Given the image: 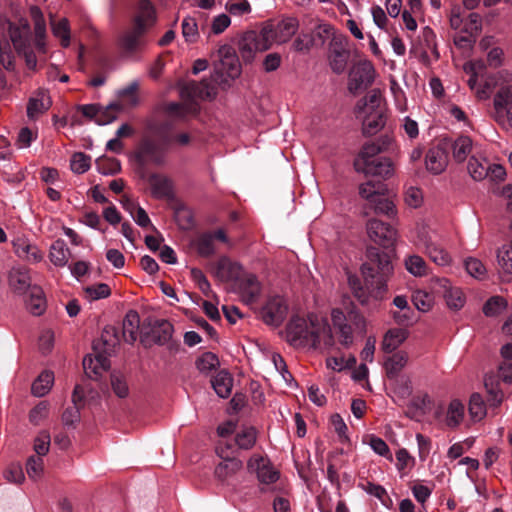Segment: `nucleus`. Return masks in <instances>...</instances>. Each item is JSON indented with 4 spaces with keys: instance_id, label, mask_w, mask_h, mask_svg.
I'll return each instance as SVG.
<instances>
[{
    "instance_id": "13",
    "label": "nucleus",
    "mask_w": 512,
    "mask_h": 512,
    "mask_svg": "<svg viewBox=\"0 0 512 512\" xmlns=\"http://www.w3.org/2000/svg\"><path fill=\"white\" fill-rule=\"evenodd\" d=\"M93 350L96 353L95 357L93 358L90 355L84 357L83 368L89 378L97 379L102 371L109 369L110 361L108 356L112 352H104V348L100 347V343H93Z\"/></svg>"
},
{
    "instance_id": "38",
    "label": "nucleus",
    "mask_w": 512,
    "mask_h": 512,
    "mask_svg": "<svg viewBox=\"0 0 512 512\" xmlns=\"http://www.w3.org/2000/svg\"><path fill=\"white\" fill-rule=\"evenodd\" d=\"M54 383V374L51 371H43L32 383L31 392L36 397L46 395Z\"/></svg>"
},
{
    "instance_id": "63",
    "label": "nucleus",
    "mask_w": 512,
    "mask_h": 512,
    "mask_svg": "<svg viewBox=\"0 0 512 512\" xmlns=\"http://www.w3.org/2000/svg\"><path fill=\"white\" fill-rule=\"evenodd\" d=\"M110 380L113 392L119 398H126L129 394V388L124 376L117 373H112Z\"/></svg>"
},
{
    "instance_id": "3",
    "label": "nucleus",
    "mask_w": 512,
    "mask_h": 512,
    "mask_svg": "<svg viewBox=\"0 0 512 512\" xmlns=\"http://www.w3.org/2000/svg\"><path fill=\"white\" fill-rule=\"evenodd\" d=\"M361 272L365 282L372 287L370 293L373 298L381 300L387 292V281L393 273L390 256L377 247L368 246L366 261L361 266Z\"/></svg>"
},
{
    "instance_id": "22",
    "label": "nucleus",
    "mask_w": 512,
    "mask_h": 512,
    "mask_svg": "<svg viewBox=\"0 0 512 512\" xmlns=\"http://www.w3.org/2000/svg\"><path fill=\"white\" fill-rule=\"evenodd\" d=\"M148 181L154 198L168 200L174 198L173 182L168 177L153 173L149 176Z\"/></svg>"
},
{
    "instance_id": "44",
    "label": "nucleus",
    "mask_w": 512,
    "mask_h": 512,
    "mask_svg": "<svg viewBox=\"0 0 512 512\" xmlns=\"http://www.w3.org/2000/svg\"><path fill=\"white\" fill-rule=\"evenodd\" d=\"M117 329L114 326H106L102 332L101 338L94 343H100V347L104 348V352H113L117 344H119Z\"/></svg>"
},
{
    "instance_id": "56",
    "label": "nucleus",
    "mask_w": 512,
    "mask_h": 512,
    "mask_svg": "<svg viewBox=\"0 0 512 512\" xmlns=\"http://www.w3.org/2000/svg\"><path fill=\"white\" fill-rule=\"evenodd\" d=\"M182 36L186 42L194 43L199 37L197 21L194 17L187 16L182 21Z\"/></svg>"
},
{
    "instance_id": "59",
    "label": "nucleus",
    "mask_w": 512,
    "mask_h": 512,
    "mask_svg": "<svg viewBox=\"0 0 512 512\" xmlns=\"http://www.w3.org/2000/svg\"><path fill=\"white\" fill-rule=\"evenodd\" d=\"M371 204H373L374 211L377 214H384L389 217H393L396 214L395 205L388 198L378 196L371 202Z\"/></svg>"
},
{
    "instance_id": "19",
    "label": "nucleus",
    "mask_w": 512,
    "mask_h": 512,
    "mask_svg": "<svg viewBox=\"0 0 512 512\" xmlns=\"http://www.w3.org/2000/svg\"><path fill=\"white\" fill-rule=\"evenodd\" d=\"M418 244L425 248L429 258L440 266L448 265L451 261L449 253L432 240V237L425 231L418 233Z\"/></svg>"
},
{
    "instance_id": "53",
    "label": "nucleus",
    "mask_w": 512,
    "mask_h": 512,
    "mask_svg": "<svg viewBox=\"0 0 512 512\" xmlns=\"http://www.w3.org/2000/svg\"><path fill=\"white\" fill-rule=\"evenodd\" d=\"M195 247L197 253L202 257H209L213 255L215 247L212 233H204L200 235L195 242Z\"/></svg>"
},
{
    "instance_id": "40",
    "label": "nucleus",
    "mask_w": 512,
    "mask_h": 512,
    "mask_svg": "<svg viewBox=\"0 0 512 512\" xmlns=\"http://www.w3.org/2000/svg\"><path fill=\"white\" fill-rule=\"evenodd\" d=\"M386 185L381 182L367 181L359 186V195L370 203L386 192Z\"/></svg>"
},
{
    "instance_id": "17",
    "label": "nucleus",
    "mask_w": 512,
    "mask_h": 512,
    "mask_svg": "<svg viewBox=\"0 0 512 512\" xmlns=\"http://www.w3.org/2000/svg\"><path fill=\"white\" fill-rule=\"evenodd\" d=\"M354 168L357 172L364 173L369 176H378L387 179L393 175L394 167L389 158H377L364 165H360V161H354Z\"/></svg>"
},
{
    "instance_id": "34",
    "label": "nucleus",
    "mask_w": 512,
    "mask_h": 512,
    "mask_svg": "<svg viewBox=\"0 0 512 512\" xmlns=\"http://www.w3.org/2000/svg\"><path fill=\"white\" fill-rule=\"evenodd\" d=\"M408 362V354L404 351H398L390 356L384 363L386 375L389 379H394Z\"/></svg>"
},
{
    "instance_id": "6",
    "label": "nucleus",
    "mask_w": 512,
    "mask_h": 512,
    "mask_svg": "<svg viewBox=\"0 0 512 512\" xmlns=\"http://www.w3.org/2000/svg\"><path fill=\"white\" fill-rule=\"evenodd\" d=\"M170 145H164L162 140L155 141L151 137L144 136L134 152V159L138 165V173L145 178V167L148 163L157 166L164 165L166 154Z\"/></svg>"
},
{
    "instance_id": "1",
    "label": "nucleus",
    "mask_w": 512,
    "mask_h": 512,
    "mask_svg": "<svg viewBox=\"0 0 512 512\" xmlns=\"http://www.w3.org/2000/svg\"><path fill=\"white\" fill-rule=\"evenodd\" d=\"M285 339L294 348H330L335 343L328 321L314 314L293 316L286 325Z\"/></svg>"
},
{
    "instance_id": "16",
    "label": "nucleus",
    "mask_w": 512,
    "mask_h": 512,
    "mask_svg": "<svg viewBox=\"0 0 512 512\" xmlns=\"http://www.w3.org/2000/svg\"><path fill=\"white\" fill-rule=\"evenodd\" d=\"M236 290L246 304L254 303L261 293V284L255 274L243 273L235 283Z\"/></svg>"
},
{
    "instance_id": "11",
    "label": "nucleus",
    "mask_w": 512,
    "mask_h": 512,
    "mask_svg": "<svg viewBox=\"0 0 512 512\" xmlns=\"http://www.w3.org/2000/svg\"><path fill=\"white\" fill-rule=\"evenodd\" d=\"M369 238L376 244L389 248L396 241L397 232L390 225L378 219H370L366 225Z\"/></svg>"
},
{
    "instance_id": "58",
    "label": "nucleus",
    "mask_w": 512,
    "mask_h": 512,
    "mask_svg": "<svg viewBox=\"0 0 512 512\" xmlns=\"http://www.w3.org/2000/svg\"><path fill=\"white\" fill-rule=\"evenodd\" d=\"M506 301L500 296L491 297L483 306V313L488 317L499 315L506 308Z\"/></svg>"
},
{
    "instance_id": "9",
    "label": "nucleus",
    "mask_w": 512,
    "mask_h": 512,
    "mask_svg": "<svg viewBox=\"0 0 512 512\" xmlns=\"http://www.w3.org/2000/svg\"><path fill=\"white\" fill-rule=\"evenodd\" d=\"M376 70L370 60L363 59L355 63L349 72L348 88L351 92L366 89L373 84Z\"/></svg>"
},
{
    "instance_id": "39",
    "label": "nucleus",
    "mask_w": 512,
    "mask_h": 512,
    "mask_svg": "<svg viewBox=\"0 0 512 512\" xmlns=\"http://www.w3.org/2000/svg\"><path fill=\"white\" fill-rule=\"evenodd\" d=\"M465 415V406L458 399H454L449 403L447 414H446V424L450 428L458 427L463 421Z\"/></svg>"
},
{
    "instance_id": "28",
    "label": "nucleus",
    "mask_w": 512,
    "mask_h": 512,
    "mask_svg": "<svg viewBox=\"0 0 512 512\" xmlns=\"http://www.w3.org/2000/svg\"><path fill=\"white\" fill-rule=\"evenodd\" d=\"M440 285L443 288V297L447 306L453 310L461 309L465 304L463 292L458 287H452L448 279H441Z\"/></svg>"
},
{
    "instance_id": "31",
    "label": "nucleus",
    "mask_w": 512,
    "mask_h": 512,
    "mask_svg": "<svg viewBox=\"0 0 512 512\" xmlns=\"http://www.w3.org/2000/svg\"><path fill=\"white\" fill-rule=\"evenodd\" d=\"M385 123L386 115L384 110L369 112L363 121L362 132L365 136H373L384 128Z\"/></svg>"
},
{
    "instance_id": "42",
    "label": "nucleus",
    "mask_w": 512,
    "mask_h": 512,
    "mask_svg": "<svg viewBox=\"0 0 512 512\" xmlns=\"http://www.w3.org/2000/svg\"><path fill=\"white\" fill-rule=\"evenodd\" d=\"M349 286L352 290L353 295L359 300L361 304H367L370 298H373L371 295L372 287L365 282V287L362 286L361 281L356 276H350L348 278Z\"/></svg>"
},
{
    "instance_id": "50",
    "label": "nucleus",
    "mask_w": 512,
    "mask_h": 512,
    "mask_svg": "<svg viewBox=\"0 0 512 512\" xmlns=\"http://www.w3.org/2000/svg\"><path fill=\"white\" fill-rule=\"evenodd\" d=\"M52 33L55 37L61 39V45L67 48L70 45V27L66 18L51 23Z\"/></svg>"
},
{
    "instance_id": "61",
    "label": "nucleus",
    "mask_w": 512,
    "mask_h": 512,
    "mask_svg": "<svg viewBox=\"0 0 512 512\" xmlns=\"http://www.w3.org/2000/svg\"><path fill=\"white\" fill-rule=\"evenodd\" d=\"M85 294L90 300H99L107 298L111 295V289L106 283H98L96 285L84 288Z\"/></svg>"
},
{
    "instance_id": "36",
    "label": "nucleus",
    "mask_w": 512,
    "mask_h": 512,
    "mask_svg": "<svg viewBox=\"0 0 512 512\" xmlns=\"http://www.w3.org/2000/svg\"><path fill=\"white\" fill-rule=\"evenodd\" d=\"M69 255L70 250L64 240L58 239L52 244L49 257L55 266H65L69 260Z\"/></svg>"
},
{
    "instance_id": "21",
    "label": "nucleus",
    "mask_w": 512,
    "mask_h": 512,
    "mask_svg": "<svg viewBox=\"0 0 512 512\" xmlns=\"http://www.w3.org/2000/svg\"><path fill=\"white\" fill-rule=\"evenodd\" d=\"M243 267L238 262L231 261L228 257H221L215 266L214 275L221 282L236 281L243 274Z\"/></svg>"
},
{
    "instance_id": "30",
    "label": "nucleus",
    "mask_w": 512,
    "mask_h": 512,
    "mask_svg": "<svg viewBox=\"0 0 512 512\" xmlns=\"http://www.w3.org/2000/svg\"><path fill=\"white\" fill-rule=\"evenodd\" d=\"M52 101L45 91H39L35 96L29 99L27 105V116L30 119H36L39 115L47 111Z\"/></svg>"
},
{
    "instance_id": "4",
    "label": "nucleus",
    "mask_w": 512,
    "mask_h": 512,
    "mask_svg": "<svg viewBox=\"0 0 512 512\" xmlns=\"http://www.w3.org/2000/svg\"><path fill=\"white\" fill-rule=\"evenodd\" d=\"M9 39L16 53L23 57L26 66L34 70L37 66V58L32 45V32L29 21L20 18L15 22L7 21Z\"/></svg>"
},
{
    "instance_id": "18",
    "label": "nucleus",
    "mask_w": 512,
    "mask_h": 512,
    "mask_svg": "<svg viewBox=\"0 0 512 512\" xmlns=\"http://www.w3.org/2000/svg\"><path fill=\"white\" fill-rule=\"evenodd\" d=\"M216 95V88L207 80L200 82L189 81L180 89V96L183 99H210Z\"/></svg>"
},
{
    "instance_id": "43",
    "label": "nucleus",
    "mask_w": 512,
    "mask_h": 512,
    "mask_svg": "<svg viewBox=\"0 0 512 512\" xmlns=\"http://www.w3.org/2000/svg\"><path fill=\"white\" fill-rule=\"evenodd\" d=\"M489 164L490 163L487 161V159L479 161L476 157L472 156L468 162V172L474 180H484L485 178H487V175L489 174Z\"/></svg>"
},
{
    "instance_id": "45",
    "label": "nucleus",
    "mask_w": 512,
    "mask_h": 512,
    "mask_svg": "<svg viewBox=\"0 0 512 512\" xmlns=\"http://www.w3.org/2000/svg\"><path fill=\"white\" fill-rule=\"evenodd\" d=\"M174 219L182 230H189L194 225L191 210L183 204H178L174 207Z\"/></svg>"
},
{
    "instance_id": "54",
    "label": "nucleus",
    "mask_w": 512,
    "mask_h": 512,
    "mask_svg": "<svg viewBox=\"0 0 512 512\" xmlns=\"http://www.w3.org/2000/svg\"><path fill=\"white\" fill-rule=\"evenodd\" d=\"M497 259L503 273L512 275V240L498 250Z\"/></svg>"
},
{
    "instance_id": "15",
    "label": "nucleus",
    "mask_w": 512,
    "mask_h": 512,
    "mask_svg": "<svg viewBox=\"0 0 512 512\" xmlns=\"http://www.w3.org/2000/svg\"><path fill=\"white\" fill-rule=\"evenodd\" d=\"M346 37L334 38L330 44L329 65L336 74H342L347 67L350 51L346 48Z\"/></svg>"
},
{
    "instance_id": "10",
    "label": "nucleus",
    "mask_w": 512,
    "mask_h": 512,
    "mask_svg": "<svg viewBox=\"0 0 512 512\" xmlns=\"http://www.w3.org/2000/svg\"><path fill=\"white\" fill-rule=\"evenodd\" d=\"M287 314L288 304L286 300L279 295L268 298L260 311V315L264 323L272 326L281 325Z\"/></svg>"
},
{
    "instance_id": "57",
    "label": "nucleus",
    "mask_w": 512,
    "mask_h": 512,
    "mask_svg": "<svg viewBox=\"0 0 512 512\" xmlns=\"http://www.w3.org/2000/svg\"><path fill=\"white\" fill-rule=\"evenodd\" d=\"M380 153H382L381 148H379L375 141L368 142L363 145L355 161H360V165H364L376 159L375 157Z\"/></svg>"
},
{
    "instance_id": "46",
    "label": "nucleus",
    "mask_w": 512,
    "mask_h": 512,
    "mask_svg": "<svg viewBox=\"0 0 512 512\" xmlns=\"http://www.w3.org/2000/svg\"><path fill=\"white\" fill-rule=\"evenodd\" d=\"M469 415L474 422L482 420L486 415V405L478 393L471 395L468 407Z\"/></svg>"
},
{
    "instance_id": "51",
    "label": "nucleus",
    "mask_w": 512,
    "mask_h": 512,
    "mask_svg": "<svg viewBox=\"0 0 512 512\" xmlns=\"http://www.w3.org/2000/svg\"><path fill=\"white\" fill-rule=\"evenodd\" d=\"M195 365L200 373L208 374L219 366V359L214 353L205 352L197 358Z\"/></svg>"
},
{
    "instance_id": "5",
    "label": "nucleus",
    "mask_w": 512,
    "mask_h": 512,
    "mask_svg": "<svg viewBox=\"0 0 512 512\" xmlns=\"http://www.w3.org/2000/svg\"><path fill=\"white\" fill-rule=\"evenodd\" d=\"M217 57L218 60L214 63L211 79L223 88L229 87L230 83L241 75L239 58L235 49L228 44L221 45L218 48Z\"/></svg>"
},
{
    "instance_id": "55",
    "label": "nucleus",
    "mask_w": 512,
    "mask_h": 512,
    "mask_svg": "<svg viewBox=\"0 0 512 512\" xmlns=\"http://www.w3.org/2000/svg\"><path fill=\"white\" fill-rule=\"evenodd\" d=\"M91 166V157L82 153L76 152L72 155L70 160L71 170L76 174H83L89 170Z\"/></svg>"
},
{
    "instance_id": "25",
    "label": "nucleus",
    "mask_w": 512,
    "mask_h": 512,
    "mask_svg": "<svg viewBox=\"0 0 512 512\" xmlns=\"http://www.w3.org/2000/svg\"><path fill=\"white\" fill-rule=\"evenodd\" d=\"M248 468L255 469L260 482L265 484L275 483L279 479V473L265 463L260 456H253L248 461Z\"/></svg>"
},
{
    "instance_id": "29",
    "label": "nucleus",
    "mask_w": 512,
    "mask_h": 512,
    "mask_svg": "<svg viewBox=\"0 0 512 512\" xmlns=\"http://www.w3.org/2000/svg\"><path fill=\"white\" fill-rule=\"evenodd\" d=\"M243 468V462L237 457H232L229 460L221 461L214 469V476L221 482L235 476Z\"/></svg>"
},
{
    "instance_id": "24",
    "label": "nucleus",
    "mask_w": 512,
    "mask_h": 512,
    "mask_svg": "<svg viewBox=\"0 0 512 512\" xmlns=\"http://www.w3.org/2000/svg\"><path fill=\"white\" fill-rule=\"evenodd\" d=\"M9 285L18 294H24L31 289L29 269L24 266L13 267L9 272Z\"/></svg>"
},
{
    "instance_id": "62",
    "label": "nucleus",
    "mask_w": 512,
    "mask_h": 512,
    "mask_svg": "<svg viewBox=\"0 0 512 512\" xmlns=\"http://www.w3.org/2000/svg\"><path fill=\"white\" fill-rule=\"evenodd\" d=\"M482 31V18L480 14L472 12L468 15L467 23L463 29L465 34L473 35L478 38Z\"/></svg>"
},
{
    "instance_id": "37",
    "label": "nucleus",
    "mask_w": 512,
    "mask_h": 512,
    "mask_svg": "<svg viewBox=\"0 0 512 512\" xmlns=\"http://www.w3.org/2000/svg\"><path fill=\"white\" fill-rule=\"evenodd\" d=\"M357 108L365 113L384 110L381 91L379 89L371 90L365 98L358 102Z\"/></svg>"
},
{
    "instance_id": "41",
    "label": "nucleus",
    "mask_w": 512,
    "mask_h": 512,
    "mask_svg": "<svg viewBox=\"0 0 512 512\" xmlns=\"http://www.w3.org/2000/svg\"><path fill=\"white\" fill-rule=\"evenodd\" d=\"M472 150V140L468 136L458 137L452 145V153L455 161L464 162Z\"/></svg>"
},
{
    "instance_id": "8",
    "label": "nucleus",
    "mask_w": 512,
    "mask_h": 512,
    "mask_svg": "<svg viewBox=\"0 0 512 512\" xmlns=\"http://www.w3.org/2000/svg\"><path fill=\"white\" fill-rule=\"evenodd\" d=\"M238 49L242 60L248 64L252 63L257 52L270 49L269 31L263 28L259 32L246 31L239 40Z\"/></svg>"
},
{
    "instance_id": "23",
    "label": "nucleus",
    "mask_w": 512,
    "mask_h": 512,
    "mask_svg": "<svg viewBox=\"0 0 512 512\" xmlns=\"http://www.w3.org/2000/svg\"><path fill=\"white\" fill-rule=\"evenodd\" d=\"M448 157L446 150L441 146L430 148L425 157L426 169L435 174H441L447 166Z\"/></svg>"
},
{
    "instance_id": "33",
    "label": "nucleus",
    "mask_w": 512,
    "mask_h": 512,
    "mask_svg": "<svg viewBox=\"0 0 512 512\" xmlns=\"http://www.w3.org/2000/svg\"><path fill=\"white\" fill-rule=\"evenodd\" d=\"M211 384L219 397L228 398L231 395L233 378L229 372L225 370L219 371L216 376L211 379Z\"/></svg>"
},
{
    "instance_id": "7",
    "label": "nucleus",
    "mask_w": 512,
    "mask_h": 512,
    "mask_svg": "<svg viewBox=\"0 0 512 512\" xmlns=\"http://www.w3.org/2000/svg\"><path fill=\"white\" fill-rule=\"evenodd\" d=\"M331 320L336 333L339 335V342L344 347H349L353 343V330L348 322L352 323L356 330L365 332V318L355 310H351L347 315L340 309L331 311Z\"/></svg>"
},
{
    "instance_id": "2",
    "label": "nucleus",
    "mask_w": 512,
    "mask_h": 512,
    "mask_svg": "<svg viewBox=\"0 0 512 512\" xmlns=\"http://www.w3.org/2000/svg\"><path fill=\"white\" fill-rule=\"evenodd\" d=\"M157 22V13L149 0H140L131 19L130 26L121 34L118 40L120 49L132 55L146 45V34Z\"/></svg>"
},
{
    "instance_id": "32",
    "label": "nucleus",
    "mask_w": 512,
    "mask_h": 512,
    "mask_svg": "<svg viewBox=\"0 0 512 512\" xmlns=\"http://www.w3.org/2000/svg\"><path fill=\"white\" fill-rule=\"evenodd\" d=\"M26 308L35 316H40L45 312L46 299L41 287L37 285L31 287L29 297L26 299Z\"/></svg>"
},
{
    "instance_id": "12",
    "label": "nucleus",
    "mask_w": 512,
    "mask_h": 512,
    "mask_svg": "<svg viewBox=\"0 0 512 512\" xmlns=\"http://www.w3.org/2000/svg\"><path fill=\"white\" fill-rule=\"evenodd\" d=\"M299 28V22L294 17H287L280 20L275 26L266 25L263 30L269 31V44L273 42L283 44L288 42Z\"/></svg>"
},
{
    "instance_id": "48",
    "label": "nucleus",
    "mask_w": 512,
    "mask_h": 512,
    "mask_svg": "<svg viewBox=\"0 0 512 512\" xmlns=\"http://www.w3.org/2000/svg\"><path fill=\"white\" fill-rule=\"evenodd\" d=\"M484 385L488 393V402L490 407H498L502 403L504 397L502 390L499 388V383H495L492 377H487L485 378Z\"/></svg>"
},
{
    "instance_id": "60",
    "label": "nucleus",
    "mask_w": 512,
    "mask_h": 512,
    "mask_svg": "<svg viewBox=\"0 0 512 512\" xmlns=\"http://www.w3.org/2000/svg\"><path fill=\"white\" fill-rule=\"evenodd\" d=\"M406 269L414 276L426 275V262L418 255H411L405 260Z\"/></svg>"
},
{
    "instance_id": "64",
    "label": "nucleus",
    "mask_w": 512,
    "mask_h": 512,
    "mask_svg": "<svg viewBox=\"0 0 512 512\" xmlns=\"http://www.w3.org/2000/svg\"><path fill=\"white\" fill-rule=\"evenodd\" d=\"M225 9L233 16H242L251 12V6L247 0H228Z\"/></svg>"
},
{
    "instance_id": "14",
    "label": "nucleus",
    "mask_w": 512,
    "mask_h": 512,
    "mask_svg": "<svg viewBox=\"0 0 512 512\" xmlns=\"http://www.w3.org/2000/svg\"><path fill=\"white\" fill-rule=\"evenodd\" d=\"M150 331L144 335V337L141 339L142 342L146 341L148 337L152 338V341L154 344H157L159 346H163L165 344H170L169 349L172 350L174 346L178 347L179 345H174L173 343H170V340L172 339V335L174 332L173 325L165 319H156L151 320L149 322Z\"/></svg>"
},
{
    "instance_id": "27",
    "label": "nucleus",
    "mask_w": 512,
    "mask_h": 512,
    "mask_svg": "<svg viewBox=\"0 0 512 512\" xmlns=\"http://www.w3.org/2000/svg\"><path fill=\"white\" fill-rule=\"evenodd\" d=\"M176 120L166 117L163 121H151L147 124L148 131L158 139L162 140L164 145H170L173 137L170 132L175 125Z\"/></svg>"
},
{
    "instance_id": "20",
    "label": "nucleus",
    "mask_w": 512,
    "mask_h": 512,
    "mask_svg": "<svg viewBox=\"0 0 512 512\" xmlns=\"http://www.w3.org/2000/svg\"><path fill=\"white\" fill-rule=\"evenodd\" d=\"M29 13L31 20L33 22L34 27V45L35 48L40 53H46L47 51V44H46V38H47V29H46V21L43 15L42 10L36 6L32 5L29 8Z\"/></svg>"
},
{
    "instance_id": "26",
    "label": "nucleus",
    "mask_w": 512,
    "mask_h": 512,
    "mask_svg": "<svg viewBox=\"0 0 512 512\" xmlns=\"http://www.w3.org/2000/svg\"><path fill=\"white\" fill-rule=\"evenodd\" d=\"M139 327L140 316L138 312L129 310L123 319L122 325V337L124 341L133 344L138 338Z\"/></svg>"
},
{
    "instance_id": "47",
    "label": "nucleus",
    "mask_w": 512,
    "mask_h": 512,
    "mask_svg": "<svg viewBox=\"0 0 512 512\" xmlns=\"http://www.w3.org/2000/svg\"><path fill=\"white\" fill-rule=\"evenodd\" d=\"M162 111L168 118H172L176 121H183L188 112V106L186 104L178 102H169L162 105Z\"/></svg>"
},
{
    "instance_id": "35",
    "label": "nucleus",
    "mask_w": 512,
    "mask_h": 512,
    "mask_svg": "<svg viewBox=\"0 0 512 512\" xmlns=\"http://www.w3.org/2000/svg\"><path fill=\"white\" fill-rule=\"evenodd\" d=\"M407 336V331L402 328L388 330L382 341L383 351L386 353L393 352L406 340Z\"/></svg>"
},
{
    "instance_id": "49",
    "label": "nucleus",
    "mask_w": 512,
    "mask_h": 512,
    "mask_svg": "<svg viewBox=\"0 0 512 512\" xmlns=\"http://www.w3.org/2000/svg\"><path fill=\"white\" fill-rule=\"evenodd\" d=\"M257 433L255 428L247 427L238 432L235 436V443L239 449L249 450L256 443Z\"/></svg>"
},
{
    "instance_id": "52",
    "label": "nucleus",
    "mask_w": 512,
    "mask_h": 512,
    "mask_svg": "<svg viewBox=\"0 0 512 512\" xmlns=\"http://www.w3.org/2000/svg\"><path fill=\"white\" fill-rule=\"evenodd\" d=\"M96 167L103 175H115L121 171L120 161L109 157H99L96 160Z\"/></svg>"
}]
</instances>
